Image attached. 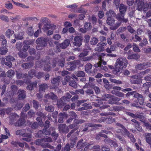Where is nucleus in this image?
<instances>
[{"mask_svg":"<svg viewBox=\"0 0 151 151\" xmlns=\"http://www.w3.org/2000/svg\"><path fill=\"white\" fill-rule=\"evenodd\" d=\"M145 136L146 142L149 145H151V133H146Z\"/></svg>","mask_w":151,"mask_h":151,"instance_id":"obj_25","label":"nucleus"},{"mask_svg":"<svg viewBox=\"0 0 151 151\" xmlns=\"http://www.w3.org/2000/svg\"><path fill=\"white\" fill-rule=\"evenodd\" d=\"M48 86L47 84L44 83L40 85L39 87V91L40 92H45V90L47 88Z\"/></svg>","mask_w":151,"mask_h":151,"instance_id":"obj_29","label":"nucleus"},{"mask_svg":"<svg viewBox=\"0 0 151 151\" xmlns=\"http://www.w3.org/2000/svg\"><path fill=\"white\" fill-rule=\"evenodd\" d=\"M70 43V40L68 39H66L63 42L60 44V47L62 49H65L69 46Z\"/></svg>","mask_w":151,"mask_h":151,"instance_id":"obj_19","label":"nucleus"},{"mask_svg":"<svg viewBox=\"0 0 151 151\" xmlns=\"http://www.w3.org/2000/svg\"><path fill=\"white\" fill-rule=\"evenodd\" d=\"M140 57V55L137 54H134L132 55H129L127 57L128 59H134L137 60Z\"/></svg>","mask_w":151,"mask_h":151,"instance_id":"obj_28","label":"nucleus"},{"mask_svg":"<svg viewBox=\"0 0 151 151\" xmlns=\"http://www.w3.org/2000/svg\"><path fill=\"white\" fill-rule=\"evenodd\" d=\"M84 27L86 30H88L91 29L92 27L91 23L89 22L86 23L85 24Z\"/></svg>","mask_w":151,"mask_h":151,"instance_id":"obj_52","label":"nucleus"},{"mask_svg":"<svg viewBox=\"0 0 151 151\" xmlns=\"http://www.w3.org/2000/svg\"><path fill=\"white\" fill-rule=\"evenodd\" d=\"M45 110L47 111L52 112L54 110V107L51 105L46 106L45 107Z\"/></svg>","mask_w":151,"mask_h":151,"instance_id":"obj_43","label":"nucleus"},{"mask_svg":"<svg viewBox=\"0 0 151 151\" xmlns=\"http://www.w3.org/2000/svg\"><path fill=\"white\" fill-rule=\"evenodd\" d=\"M131 40H133L134 42L137 41H140L141 40V39L140 37L138 36L137 35H134V37H132V38L131 39Z\"/></svg>","mask_w":151,"mask_h":151,"instance_id":"obj_50","label":"nucleus"},{"mask_svg":"<svg viewBox=\"0 0 151 151\" xmlns=\"http://www.w3.org/2000/svg\"><path fill=\"white\" fill-rule=\"evenodd\" d=\"M106 15L108 16V17H112L116 16L115 13L113 10H110L109 12H106Z\"/></svg>","mask_w":151,"mask_h":151,"instance_id":"obj_45","label":"nucleus"},{"mask_svg":"<svg viewBox=\"0 0 151 151\" xmlns=\"http://www.w3.org/2000/svg\"><path fill=\"white\" fill-rule=\"evenodd\" d=\"M17 77V79H21L24 77L27 76V75L26 74H23L21 73H19L17 71H16Z\"/></svg>","mask_w":151,"mask_h":151,"instance_id":"obj_46","label":"nucleus"},{"mask_svg":"<svg viewBox=\"0 0 151 151\" xmlns=\"http://www.w3.org/2000/svg\"><path fill=\"white\" fill-rule=\"evenodd\" d=\"M8 52V49L6 46H4L3 47H0V54L2 55H5Z\"/></svg>","mask_w":151,"mask_h":151,"instance_id":"obj_34","label":"nucleus"},{"mask_svg":"<svg viewBox=\"0 0 151 151\" xmlns=\"http://www.w3.org/2000/svg\"><path fill=\"white\" fill-rule=\"evenodd\" d=\"M127 9V6L123 4H121L119 6L120 13H122L125 14Z\"/></svg>","mask_w":151,"mask_h":151,"instance_id":"obj_38","label":"nucleus"},{"mask_svg":"<svg viewBox=\"0 0 151 151\" xmlns=\"http://www.w3.org/2000/svg\"><path fill=\"white\" fill-rule=\"evenodd\" d=\"M136 68L139 70L145 69L144 63L138 64L136 65Z\"/></svg>","mask_w":151,"mask_h":151,"instance_id":"obj_53","label":"nucleus"},{"mask_svg":"<svg viewBox=\"0 0 151 151\" xmlns=\"http://www.w3.org/2000/svg\"><path fill=\"white\" fill-rule=\"evenodd\" d=\"M24 34V31H21L18 34H16L14 35L15 38L18 40H22L23 39V36Z\"/></svg>","mask_w":151,"mask_h":151,"instance_id":"obj_21","label":"nucleus"},{"mask_svg":"<svg viewBox=\"0 0 151 151\" xmlns=\"http://www.w3.org/2000/svg\"><path fill=\"white\" fill-rule=\"evenodd\" d=\"M35 70H31L28 72L29 76L30 77H33L34 76H35Z\"/></svg>","mask_w":151,"mask_h":151,"instance_id":"obj_61","label":"nucleus"},{"mask_svg":"<svg viewBox=\"0 0 151 151\" xmlns=\"http://www.w3.org/2000/svg\"><path fill=\"white\" fill-rule=\"evenodd\" d=\"M94 81V79L93 78L90 77L89 78V82L88 83H86L85 85L83 88L86 87H90L91 86L90 85H93L92 83V82Z\"/></svg>","mask_w":151,"mask_h":151,"instance_id":"obj_41","label":"nucleus"},{"mask_svg":"<svg viewBox=\"0 0 151 151\" xmlns=\"http://www.w3.org/2000/svg\"><path fill=\"white\" fill-rule=\"evenodd\" d=\"M132 121L134 123L133 124L134 125L137 130L139 132L142 131V129L141 127L139 125V123L135 119H132Z\"/></svg>","mask_w":151,"mask_h":151,"instance_id":"obj_22","label":"nucleus"},{"mask_svg":"<svg viewBox=\"0 0 151 151\" xmlns=\"http://www.w3.org/2000/svg\"><path fill=\"white\" fill-rule=\"evenodd\" d=\"M57 105L59 108H62L64 106L63 101L61 100H58L57 101Z\"/></svg>","mask_w":151,"mask_h":151,"instance_id":"obj_64","label":"nucleus"},{"mask_svg":"<svg viewBox=\"0 0 151 151\" xmlns=\"http://www.w3.org/2000/svg\"><path fill=\"white\" fill-rule=\"evenodd\" d=\"M128 61L125 58L119 57L117 59L114 64V69L113 73L118 75L119 73L122 72L123 68H125L128 64Z\"/></svg>","mask_w":151,"mask_h":151,"instance_id":"obj_1","label":"nucleus"},{"mask_svg":"<svg viewBox=\"0 0 151 151\" xmlns=\"http://www.w3.org/2000/svg\"><path fill=\"white\" fill-rule=\"evenodd\" d=\"M12 144L15 145H18L19 147H23L24 146V144L23 143H21L19 142H12Z\"/></svg>","mask_w":151,"mask_h":151,"instance_id":"obj_60","label":"nucleus"},{"mask_svg":"<svg viewBox=\"0 0 151 151\" xmlns=\"http://www.w3.org/2000/svg\"><path fill=\"white\" fill-rule=\"evenodd\" d=\"M115 20L114 19L111 17H108L106 22L109 25H112L114 23Z\"/></svg>","mask_w":151,"mask_h":151,"instance_id":"obj_40","label":"nucleus"},{"mask_svg":"<svg viewBox=\"0 0 151 151\" xmlns=\"http://www.w3.org/2000/svg\"><path fill=\"white\" fill-rule=\"evenodd\" d=\"M47 60L44 61H39L37 62L36 63V66L38 67H41L43 68L44 71H49L51 69V67L49 64L52 65L53 67H55L56 65V59L52 60V63H49V60L48 57H47Z\"/></svg>","mask_w":151,"mask_h":151,"instance_id":"obj_2","label":"nucleus"},{"mask_svg":"<svg viewBox=\"0 0 151 151\" xmlns=\"http://www.w3.org/2000/svg\"><path fill=\"white\" fill-rule=\"evenodd\" d=\"M139 118L140 119V120L142 122H143L144 119V116L138 113H136L135 114V118Z\"/></svg>","mask_w":151,"mask_h":151,"instance_id":"obj_55","label":"nucleus"},{"mask_svg":"<svg viewBox=\"0 0 151 151\" xmlns=\"http://www.w3.org/2000/svg\"><path fill=\"white\" fill-rule=\"evenodd\" d=\"M121 24V23L117 22L114 26L110 27V29L112 30H114L117 29Z\"/></svg>","mask_w":151,"mask_h":151,"instance_id":"obj_48","label":"nucleus"},{"mask_svg":"<svg viewBox=\"0 0 151 151\" xmlns=\"http://www.w3.org/2000/svg\"><path fill=\"white\" fill-rule=\"evenodd\" d=\"M19 55L20 57L22 58H25L27 56V53H23L21 51H20L19 53Z\"/></svg>","mask_w":151,"mask_h":151,"instance_id":"obj_58","label":"nucleus"},{"mask_svg":"<svg viewBox=\"0 0 151 151\" xmlns=\"http://www.w3.org/2000/svg\"><path fill=\"white\" fill-rule=\"evenodd\" d=\"M87 145H86V146L84 149V151H86L88 149L90 150L94 149V146L95 145H94L93 143H87Z\"/></svg>","mask_w":151,"mask_h":151,"instance_id":"obj_39","label":"nucleus"},{"mask_svg":"<svg viewBox=\"0 0 151 151\" xmlns=\"http://www.w3.org/2000/svg\"><path fill=\"white\" fill-rule=\"evenodd\" d=\"M90 85L91 86L90 87H91V88L93 89L95 91V92L96 93H99L100 90L98 87L94 86V85Z\"/></svg>","mask_w":151,"mask_h":151,"instance_id":"obj_59","label":"nucleus"},{"mask_svg":"<svg viewBox=\"0 0 151 151\" xmlns=\"http://www.w3.org/2000/svg\"><path fill=\"white\" fill-rule=\"evenodd\" d=\"M19 118V116L17 114L12 113L9 117V123L11 124H15V122Z\"/></svg>","mask_w":151,"mask_h":151,"instance_id":"obj_11","label":"nucleus"},{"mask_svg":"<svg viewBox=\"0 0 151 151\" xmlns=\"http://www.w3.org/2000/svg\"><path fill=\"white\" fill-rule=\"evenodd\" d=\"M6 62L5 63V65L9 67H11L12 63L11 62L14 60V58L12 56L8 55L6 57Z\"/></svg>","mask_w":151,"mask_h":151,"instance_id":"obj_13","label":"nucleus"},{"mask_svg":"<svg viewBox=\"0 0 151 151\" xmlns=\"http://www.w3.org/2000/svg\"><path fill=\"white\" fill-rule=\"evenodd\" d=\"M150 71V69H148L140 73L139 74L138 76L136 75L132 76L130 80L131 82L133 84L140 83L141 81L140 80L138 79V77L139 79L143 77L144 75Z\"/></svg>","mask_w":151,"mask_h":151,"instance_id":"obj_5","label":"nucleus"},{"mask_svg":"<svg viewBox=\"0 0 151 151\" xmlns=\"http://www.w3.org/2000/svg\"><path fill=\"white\" fill-rule=\"evenodd\" d=\"M104 141L106 143L108 142L109 145L111 146L113 145L115 147L117 146V143L115 142L111 139H106L104 140Z\"/></svg>","mask_w":151,"mask_h":151,"instance_id":"obj_32","label":"nucleus"},{"mask_svg":"<svg viewBox=\"0 0 151 151\" xmlns=\"http://www.w3.org/2000/svg\"><path fill=\"white\" fill-rule=\"evenodd\" d=\"M137 3V9L139 11H142L144 8V3L142 0H140Z\"/></svg>","mask_w":151,"mask_h":151,"instance_id":"obj_24","label":"nucleus"},{"mask_svg":"<svg viewBox=\"0 0 151 151\" xmlns=\"http://www.w3.org/2000/svg\"><path fill=\"white\" fill-rule=\"evenodd\" d=\"M18 99L20 100L25 99L26 97L25 91L23 90H19L18 91Z\"/></svg>","mask_w":151,"mask_h":151,"instance_id":"obj_18","label":"nucleus"},{"mask_svg":"<svg viewBox=\"0 0 151 151\" xmlns=\"http://www.w3.org/2000/svg\"><path fill=\"white\" fill-rule=\"evenodd\" d=\"M14 74L15 73L14 71L12 70H9L6 73L7 76L9 77H10L13 76Z\"/></svg>","mask_w":151,"mask_h":151,"instance_id":"obj_49","label":"nucleus"},{"mask_svg":"<svg viewBox=\"0 0 151 151\" xmlns=\"http://www.w3.org/2000/svg\"><path fill=\"white\" fill-rule=\"evenodd\" d=\"M60 76H58L56 78H54L52 80L51 83L52 84H55L56 85H58L60 82Z\"/></svg>","mask_w":151,"mask_h":151,"instance_id":"obj_42","label":"nucleus"},{"mask_svg":"<svg viewBox=\"0 0 151 151\" xmlns=\"http://www.w3.org/2000/svg\"><path fill=\"white\" fill-rule=\"evenodd\" d=\"M33 65V63H27L22 64V67L24 69H27L29 68L32 67Z\"/></svg>","mask_w":151,"mask_h":151,"instance_id":"obj_35","label":"nucleus"},{"mask_svg":"<svg viewBox=\"0 0 151 151\" xmlns=\"http://www.w3.org/2000/svg\"><path fill=\"white\" fill-rule=\"evenodd\" d=\"M124 14L122 13H120L118 14L116 16V18L119 21H121L123 17H124Z\"/></svg>","mask_w":151,"mask_h":151,"instance_id":"obj_54","label":"nucleus"},{"mask_svg":"<svg viewBox=\"0 0 151 151\" xmlns=\"http://www.w3.org/2000/svg\"><path fill=\"white\" fill-rule=\"evenodd\" d=\"M11 88L12 91L11 95H13L16 93L17 88L16 86L14 85L12 86Z\"/></svg>","mask_w":151,"mask_h":151,"instance_id":"obj_47","label":"nucleus"},{"mask_svg":"<svg viewBox=\"0 0 151 151\" xmlns=\"http://www.w3.org/2000/svg\"><path fill=\"white\" fill-rule=\"evenodd\" d=\"M106 119H107L106 123L108 124H111V120L109 117L107 118V117H103L99 119L98 122H104Z\"/></svg>","mask_w":151,"mask_h":151,"instance_id":"obj_33","label":"nucleus"},{"mask_svg":"<svg viewBox=\"0 0 151 151\" xmlns=\"http://www.w3.org/2000/svg\"><path fill=\"white\" fill-rule=\"evenodd\" d=\"M147 40L145 38L139 43V45L142 47L145 46L147 44Z\"/></svg>","mask_w":151,"mask_h":151,"instance_id":"obj_62","label":"nucleus"},{"mask_svg":"<svg viewBox=\"0 0 151 151\" xmlns=\"http://www.w3.org/2000/svg\"><path fill=\"white\" fill-rule=\"evenodd\" d=\"M27 32L28 35L30 36L33 35V31L32 28L31 27H29L27 30Z\"/></svg>","mask_w":151,"mask_h":151,"instance_id":"obj_63","label":"nucleus"},{"mask_svg":"<svg viewBox=\"0 0 151 151\" xmlns=\"http://www.w3.org/2000/svg\"><path fill=\"white\" fill-rule=\"evenodd\" d=\"M0 19L3 20L7 22L9 21V18L7 16L4 15H0Z\"/></svg>","mask_w":151,"mask_h":151,"instance_id":"obj_57","label":"nucleus"},{"mask_svg":"<svg viewBox=\"0 0 151 151\" xmlns=\"http://www.w3.org/2000/svg\"><path fill=\"white\" fill-rule=\"evenodd\" d=\"M79 133V132L77 131L76 132L74 133L73 135H72L71 137V142L70 143L71 147L72 148L73 147L74 145H75L76 143L75 141L77 139V138L76 137H75L74 138H73V137H74V136H76L78 135Z\"/></svg>","mask_w":151,"mask_h":151,"instance_id":"obj_14","label":"nucleus"},{"mask_svg":"<svg viewBox=\"0 0 151 151\" xmlns=\"http://www.w3.org/2000/svg\"><path fill=\"white\" fill-rule=\"evenodd\" d=\"M92 65L90 63L87 64L85 66V71L88 73H91V68Z\"/></svg>","mask_w":151,"mask_h":151,"instance_id":"obj_37","label":"nucleus"},{"mask_svg":"<svg viewBox=\"0 0 151 151\" xmlns=\"http://www.w3.org/2000/svg\"><path fill=\"white\" fill-rule=\"evenodd\" d=\"M98 41V39L95 37H93L90 41V43L92 45L96 44Z\"/></svg>","mask_w":151,"mask_h":151,"instance_id":"obj_51","label":"nucleus"},{"mask_svg":"<svg viewBox=\"0 0 151 151\" xmlns=\"http://www.w3.org/2000/svg\"><path fill=\"white\" fill-rule=\"evenodd\" d=\"M12 108H8L7 109H2L0 110V114L1 115H4L6 112L7 114L9 113V112L12 111Z\"/></svg>","mask_w":151,"mask_h":151,"instance_id":"obj_36","label":"nucleus"},{"mask_svg":"<svg viewBox=\"0 0 151 151\" xmlns=\"http://www.w3.org/2000/svg\"><path fill=\"white\" fill-rule=\"evenodd\" d=\"M103 100L101 98V100L100 99L98 101H96L95 102H93L92 105L94 106H95L96 107H100L101 109H104L108 108L109 107L108 105H103L102 106L100 107V105H101L103 104Z\"/></svg>","mask_w":151,"mask_h":151,"instance_id":"obj_10","label":"nucleus"},{"mask_svg":"<svg viewBox=\"0 0 151 151\" xmlns=\"http://www.w3.org/2000/svg\"><path fill=\"white\" fill-rule=\"evenodd\" d=\"M135 97H138V100L140 105H143L144 103V100L142 95L138 93H136L134 95Z\"/></svg>","mask_w":151,"mask_h":151,"instance_id":"obj_20","label":"nucleus"},{"mask_svg":"<svg viewBox=\"0 0 151 151\" xmlns=\"http://www.w3.org/2000/svg\"><path fill=\"white\" fill-rule=\"evenodd\" d=\"M102 99L103 100L108 101V102L109 104H115L117 105L122 104V103L118 102L120 100V99L111 94H104L102 96Z\"/></svg>","mask_w":151,"mask_h":151,"instance_id":"obj_4","label":"nucleus"},{"mask_svg":"<svg viewBox=\"0 0 151 151\" xmlns=\"http://www.w3.org/2000/svg\"><path fill=\"white\" fill-rule=\"evenodd\" d=\"M56 27V26L54 25L49 24H46L44 25L42 29L44 32H46L50 29H55Z\"/></svg>","mask_w":151,"mask_h":151,"instance_id":"obj_15","label":"nucleus"},{"mask_svg":"<svg viewBox=\"0 0 151 151\" xmlns=\"http://www.w3.org/2000/svg\"><path fill=\"white\" fill-rule=\"evenodd\" d=\"M94 127L96 126L101 127V125L100 124H93L92 123L87 124L85 125V128L83 129V131H86L88 130V127Z\"/></svg>","mask_w":151,"mask_h":151,"instance_id":"obj_27","label":"nucleus"},{"mask_svg":"<svg viewBox=\"0 0 151 151\" xmlns=\"http://www.w3.org/2000/svg\"><path fill=\"white\" fill-rule=\"evenodd\" d=\"M35 143L37 145H40L43 148L48 147L51 150L54 149L53 147L51 146L49 144L44 142L43 139H37L35 142Z\"/></svg>","mask_w":151,"mask_h":151,"instance_id":"obj_6","label":"nucleus"},{"mask_svg":"<svg viewBox=\"0 0 151 151\" xmlns=\"http://www.w3.org/2000/svg\"><path fill=\"white\" fill-rule=\"evenodd\" d=\"M87 145V143L83 142V139H82L78 141L77 144V147L78 149H80L83 148L85 146H86Z\"/></svg>","mask_w":151,"mask_h":151,"instance_id":"obj_17","label":"nucleus"},{"mask_svg":"<svg viewBox=\"0 0 151 151\" xmlns=\"http://www.w3.org/2000/svg\"><path fill=\"white\" fill-rule=\"evenodd\" d=\"M23 105V104L22 103H18L17 105L14 107V108L16 110H19L20 109Z\"/></svg>","mask_w":151,"mask_h":151,"instance_id":"obj_56","label":"nucleus"},{"mask_svg":"<svg viewBox=\"0 0 151 151\" xmlns=\"http://www.w3.org/2000/svg\"><path fill=\"white\" fill-rule=\"evenodd\" d=\"M105 55L104 54L101 53H99L98 55V56L99 57V59L100 60L99 62L100 63H101V64L105 65L106 64V62L103 60L101 58L102 56H105Z\"/></svg>","mask_w":151,"mask_h":151,"instance_id":"obj_26","label":"nucleus"},{"mask_svg":"<svg viewBox=\"0 0 151 151\" xmlns=\"http://www.w3.org/2000/svg\"><path fill=\"white\" fill-rule=\"evenodd\" d=\"M58 128L60 132L67 133L69 131V128L68 127H66L65 124L59 125Z\"/></svg>","mask_w":151,"mask_h":151,"instance_id":"obj_16","label":"nucleus"},{"mask_svg":"<svg viewBox=\"0 0 151 151\" xmlns=\"http://www.w3.org/2000/svg\"><path fill=\"white\" fill-rule=\"evenodd\" d=\"M26 130L25 129L18 130L16 132L17 135H19L24 137H32V135L30 133L26 132Z\"/></svg>","mask_w":151,"mask_h":151,"instance_id":"obj_9","label":"nucleus"},{"mask_svg":"<svg viewBox=\"0 0 151 151\" xmlns=\"http://www.w3.org/2000/svg\"><path fill=\"white\" fill-rule=\"evenodd\" d=\"M91 49L90 47H88V49H85L83 50V52L81 53L79 55L80 58H83V57L87 55L88 54V50H91Z\"/></svg>","mask_w":151,"mask_h":151,"instance_id":"obj_31","label":"nucleus"},{"mask_svg":"<svg viewBox=\"0 0 151 151\" xmlns=\"http://www.w3.org/2000/svg\"><path fill=\"white\" fill-rule=\"evenodd\" d=\"M45 97L46 98H50L52 100H56L57 99V97L53 93H50L46 95Z\"/></svg>","mask_w":151,"mask_h":151,"instance_id":"obj_23","label":"nucleus"},{"mask_svg":"<svg viewBox=\"0 0 151 151\" xmlns=\"http://www.w3.org/2000/svg\"><path fill=\"white\" fill-rule=\"evenodd\" d=\"M52 40V39L51 38L48 39V38L43 37L38 38L36 41V43L37 45L36 46L37 49L39 50L42 49L43 47L47 45V42L51 45L52 44L51 42Z\"/></svg>","mask_w":151,"mask_h":151,"instance_id":"obj_3","label":"nucleus"},{"mask_svg":"<svg viewBox=\"0 0 151 151\" xmlns=\"http://www.w3.org/2000/svg\"><path fill=\"white\" fill-rule=\"evenodd\" d=\"M74 42L73 43V45L79 47L82 44V37L79 36H77L74 38Z\"/></svg>","mask_w":151,"mask_h":151,"instance_id":"obj_12","label":"nucleus"},{"mask_svg":"<svg viewBox=\"0 0 151 151\" xmlns=\"http://www.w3.org/2000/svg\"><path fill=\"white\" fill-rule=\"evenodd\" d=\"M46 129H43L42 130H40L36 134V137H44L45 135H50L51 133L50 131H47Z\"/></svg>","mask_w":151,"mask_h":151,"instance_id":"obj_8","label":"nucleus"},{"mask_svg":"<svg viewBox=\"0 0 151 151\" xmlns=\"http://www.w3.org/2000/svg\"><path fill=\"white\" fill-rule=\"evenodd\" d=\"M25 122L24 119L22 117L20 118L15 124L16 126H20L24 125Z\"/></svg>","mask_w":151,"mask_h":151,"instance_id":"obj_30","label":"nucleus"},{"mask_svg":"<svg viewBox=\"0 0 151 151\" xmlns=\"http://www.w3.org/2000/svg\"><path fill=\"white\" fill-rule=\"evenodd\" d=\"M14 33V31L10 29H8L6 32V35L8 38H9L11 35H12Z\"/></svg>","mask_w":151,"mask_h":151,"instance_id":"obj_44","label":"nucleus"},{"mask_svg":"<svg viewBox=\"0 0 151 151\" xmlns=\"http://www.w3.org/2000/svg\"><path fill=\"white\" fill-rule=\"evenodd\" d=\"M80 61L79 60H75L73 61L70 62L68 63L67 69L71 71L74 70L77 65H80Z\"/></svg>","mask_w":151,"mask_h":151,"instance_id":"obj_7","label":"nucleus"}]
</instances>
